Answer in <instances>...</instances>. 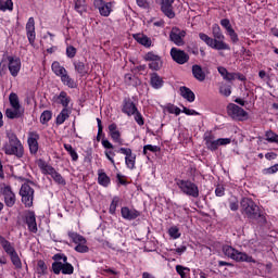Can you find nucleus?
I'll return each instance as SVG.
<instances>
[{
  "label": "nucleus",
  "instance_id": "obj_1",
  "mask_svg": "<svg viewBox=\"0 0 278 278\" xmlns=\"http://www.w3.org/2000/svg\"><path fill=\"white\" fill-rule=\"evenodd\" d=\"M7 138L8 141L2 146L4 155H14L17 160H21L25 155L23 142H21V139L12 130L7 131Z\"/></svg>",
  "mask_w": 278,
  "mask_h": 278
},
{
  "label": "nucleus",
  "instance_id": "obj_2",
  "mask_svg": "<svg viewBox=\"0 0 278 278\" xmlns=\"http://www.w3.org/2000/svg\"><path fill=\"white\" fill-rule=\"evenodd\" d=\"M51 270L54 275H73L75 267L68 263V257L65 254H54Z\"/></svg>",
  "mask_w": 278,
  "mask_h": 278
},
{
  "label": "nucleus",
  "instance_id": "obj_3",
  "mask_svg": "<svg viewBox=\"0 0 278 278\" xmlns=\"http://www.w3.org/2000/svg\"><path fill=\"white\" fill-rule=\"evenodd\" d=\"M37 166L42 175H50L55 184H59V186H66V180L62 177V174L55 170L51 164L47 163V161L39 159L37 161Z\"/></svg>",
  "mask_w": 278,
  "mask_h": 278
},
{
  "label": "nucleus",
  "instance_id": "obj_4",
  "mask_svg": "<svg viewBox=\"0 0 278 278\" xmlns=\"http://www.w3.org/2000/svg\"><path fill=\"white\" fill-rule=\"evenodd\" d=\"M37 166L42 175H50L55 184H59V186H66V180L62 177V174L55 170L51 164L47 163V161L39 159L37 161Z\"/></svg>",
  "mask_w": 278,
  "mask_h": 278
},
{
  "label": "nucleus",
  "instance_id": "obj_5",
  "mask_svg": "<svg viewBox=\"0 0 278 278\" xmlns=\"http://www.w3.org/2000/svg\"><path fill=\"white\" fill-rule=\"evenodd\" d=\"M241 213L250 218V220H257V218L262 217L260 206H257V204H255V202L249 198H243L241 200Z\"/></svg>",
  "mask_w": 278,
  "mask_h": 278
},
{
  "label": "nucleus",
  "instance_id": "obj_6",
  "mask_svg": "<svg viewBox=\"0 0 278 278\" xmlns=\"http://www.w3.org/2000/svg\"><path fill=\"white\" fill-rule=\"evenodd\" d=\"M223 253L226 255V257H230V260H235V262H248L255 264V261L252 256L248 255L244 252H240L231 245H224L223 247Z\"/></svg>",
  "mask_w": 278,
  "mask_h": 278
},
{
  "label": "nucleus",
  "instance_id": "obj_7",
  "mask_svg": "<svg viewBox=\"0 0 278 278\" xmlns=\"http://www.w3.org/2000/svg\"><path fill=\"white\" fill-rule=\"evenodd\" d=\"M176 186L179 188L182 194L199 199V186L190 180L178 179Z\"/></svg>",
  "mask_w": 278,
  "mask_h": 278
},
{
  "label": "nucleus",
  "instance_id": "obj_8",
  "mask_svg": "<svg viewBox=\"0 0 278 278\" xmlns=\"http://www.w3.org/2000/svg\"><path fill=\"white\" fill-rule=\"evenodd\" d=\"M199 38L202 40V42H205L207 47H211V49H216V51H229L231 49L227 42L218 41L207 36L205 33H200Z\"/></svg>",
  "mask_w": 278,
  "mask_h": 278
},
{
  "label": "nucleus",
  "instance_id": "obj_9",
  "mask_svg": "<svg viewBox=\"0 0 278 278\" xmlns=\"http://www.w3.org/2000/svg\"><path fill=\"white\" fill-rule=\"evenodd\" d=\"M20 197H22V203H24L25 207H31L34 205V188L28 184L22 185Z\"/></svg>",
  "mask_w": 278,
  "mask_h": 278
},
{
  "label": "nucleus",
  "instance_id": "obj_10",
  "mask_svg": "<svg viewBox=\"0 0 278 278\" xmlns=\"http://www.w3.org/2000/svg\"><path fill=\"white\" fill-rule=\"evenodd\" d=\"M0 193L4 197L7 207H14L16 203V194L12 191V187L5 184L0 185Z\"/></svg>",
  "mask_w": 278,
  "mask_h": 278
},
{
  "label": "nucleus",
  "instance_id": "obj_11",
  "mask_svg": "<svg viewBox=\"0 0 278 278\" xmlns=\"http://www.w3.org/2000/svg\"><path fill=\"white\" fill-rule=\"evenodd\" d=\"M7 60H8V70L10 72V75L12 77H18V74L21 73V66H22L21 58L9 55L7 56Z\"/></svg>",
  "mask_w": 278,
  "mask_h": 278
},
{
  "label": "nucleus",
  "instance_id": "obj_12",
  "mask_svg": "<svg viewBox=\"0 0 278 278\" xmlns=\"http://www.w3.org/2000/svg\"><path fill=\"white\" fill-rule=\"evenodd\" d=\"M143 60L149 62L148 66L151 71H160L162 68V56L155 54L154 52H148Z\"/></svg>",
  "mask_w": 278,
  "mask_h": 278
},
{
  "label": "nucleus",
  "instance_id": "obj_13",
  "mask_svg": "<svg viewBox=\"0 0 278 278\" xmlns=\"http://www.w3.org/2000/svg\"><path fill=\"white\" fill-rule=\"evenodd\" d=\"M186 38V30H181L177 27H173L172 31L169 34V40L176 45V47H184L186 45V41L184 40Z\"/></svg>",
  "mask_w": 278,
  "mask_h": 278
},
{
  "label": "nucleus",
  "instance_id": "obj_14",
  "mask_svg": "<svg viewBox=\"0 0 278 278\" xmlns=\"http://www.w3.org/2000/svg\"><path fill=\"white\" fill-rule=\"evenodd\" d=\"M228 114L231 116V118H235L236 121H245L248 114L244 109L240 108L238 104H229L227 106Z\"/></svg>",
  "mask_w": 278,
  "mask_h": 278
},
{
  "label": "nucleus",
  "instance_id": "obj_15",
  "mask_svg": "<svg viewBox=\"0 0 278 278\" xmlns=\"http://www.w3.org/2000/svg\"><path fill=\"white\" fill-rule=\"evenodd\" d=\"M93 5L102 16H110L112 9L114 8L113 2H105L104 0H93Z\"/></svg>",
  "mask_w": 278,
  "mask_h": 278
},
{
  "label": "nucleus",
  "instance_id": "obj_16",
  "mask_svg": "<svg viewBox=\"0 0 278 278\" xmlns=\"http://www.w3.org/2000/svg\"><path fill=\"white\" fill-rule=\"evenodd\" d=\"M25 223L30 233H38V224L36 223V213L34 211L25 212Z\"/></svg>",
  "mask_w": 278,
  "mask_h": 278
},
{
  "label": "nucleus",
  "instance_id": "obj_17",
  "mask_svg": "<svg viewBox=\"0 0 278 278\" xmlns=\"http://www.w3.org/2000/svg\"><path fill=\"white\" fill-rule=\"evenodd\" d=\"M170 55L177 64H186L188 60H190V56L188 53H186L184 50H179L177 48H172L170 49Z\"/></svg>",
  "mask_w": 278,
  "mask_h": 278
},
{
  "label": "nucleus",
  "instance_id": "obj_18",
  "mask_svg": "<svg viewBox=\"0 0 278 278\" xmlns=\"http://www.w3.org/2000/svg\"><path fill=\"white\" fill-rule=\"evenodd\" d=\"M38 140H40V135H38V132L36 131H30L28 132V147H29V151L31 153V155H36V153H38Z\"/></svg>",
  "mask_w": 278,
  "mask_h": 278
},
{
  "label": "nucleus",
  "instance_id": "obj_19",
  "mask_svg": "<svg viewBox=\"0 0 278 278\" xmlns=\"http://www.w3.org/2000/svg\"><path fill=\"white\" fill-rule=\"evenodd\" d=\"M26 36L30 45L36 42V21L34 17H29L26 23Z\"/></svg>",
  "mask_w": 278,
  "mask_h": 278
},
{
  "label": "nucleus",
  "instance_id": "obj_20",
  "mask_svg": "<svg viewBox=\"0 0 278 278\" xmlns=\"http://www.w3.org/2000/svg\"><path fill=\"white\" fill-rule=\"evenodd\" d=\"M173 3L175 0H161V11L167 18H175V11H173Z\"/></svg>",
  "mask_w": 278,
  "mask_h": 278
},
{
  "label": "nucleus",
  "instance_id": "obj_21",
  "mask_svg": "<svg viewBox=\"0 0 278 278\" xmlns=\"http://www.w3.org/2000/svg\"><path fill=\"white\" fill-rule=\"evenodd\" d=\"M122 218L125 220H136L138 216H140V211L136 208H129L127 206H123L121 208Z\"/></svg>",
  "mask_w": 278,
  "mask_h": 278
},
{
  "label": "nucleus",
  "instance_id": "obj_22",
  "mask_svg": "<svg viewBox=\"0 0 278 278\" xmlns=\"http://www.w3.org/2000/svg\"><path fill=\"white\" fill-rule=\"evenodd\" d=\"M109 136L116 142V144H123V138L121 137V130H118V126L115 123L109 125Z\"/></svg>",
  "mask_w": 278,
  "mask_h": 278
},
{
  "label": "nucleus",
  "instance_id": "obj_23",
  "mask_svg": "<svg viewBox=\"0 0 278 278\" xmlns=\"http://www.w3.org/2000/svg\"><path fill=\"white\" fill-rule=\"evenodd\" d=\"M122 112L124 114H127V116H134V114L138 112V108H136V104L134 103V101L129 99H125L123 103Z\"/></svg>",
  "mask_w": 278,
  "mask_h": 278
},
{
  "label": "nucleus",
  "instance_id": "obj_24",
  "mask_svg": "<svg viewBox=\"0 0 278 278\" xmlns=\"http://www.w3.org/2000/svg\"><path fill=\"white\" fill-rule=\"evenodd\" d=\"M204 142H205L206 149H208V151H217L218 150V147H219L218 139H215L214 135L205 134Z\"/></svg>",
  "mask_w": 278,
  "mask_h": 278
},
{
  "label": "nucleus",
  "instance_id": "obj_25",
  "mask_svg": "<svg viewBox=\"0 0 278 278\" xmlns=\"http://www.w3.org/2000/svg\"><path fill=\"white\" fill-rule=\"evenodd\" d=\"M0 244L7 255L11 256L14 253H16V249H14V245H12V243L8 241L5 238H3V236L1 235H0Z\"/></svg>",
  "mask_w": 278,
  "mask_h": 278
},
{
  "label": "nucleus",
  "instance_id": "obj_26",
  "mask_svg": "<svg viewBox=\"0 0 278 278\" xmlns=\"http://www.w3.org/2000/svg\"><path fill=\"white\" fill-rule=\"evenodd\" d=\"M150 84L155 90H160L164 86V79L157 73H152L150 77Z\"/></svg>",
  "mask_w": 278,
  "mask_h": 278
},
{
  "label": "nucleus",
  "instance_id": "obj_27",
  "mask_svg": "<svg viewBox=\"0 0 278 278\" xmlns=\"http://www.w3.org/2000/svg\"><path fill=\"white\" fill-rule=\"evenodd\" d=\"M132 38L139 43L142 45L143 47L148 48L151 47L152 41L151 38H149L147 35L144 34H135L132 36Z\"/></svg>",
  "mask_w": 278,
  "mask_h": 278
},
{
  "label": "nucleus",
  "instance_id": "obj_28",
  "mask_svg": "<svg viewBox=\"0 0 278 278\" xmlns=\"http://www.w3.org/2000/svg\"><path fill=\"white\" fill-rule=\"evenodd\" d=\"M63 86H67V88H77V81H75V79H73V77H71V75H68V71L66 73H64L61 77H60Z\"/></svg>",
  "mask_w": 278,
  "mask_h": 278
},
{
  "label": "nucleus",
  "instance_id": "obj_29",
  "mask_svg": "<svg viewBox=\"0 0 278 278\" xmlns=\"http://www.w3.org/2000/svg\"><path fill=\"white\" fill-rule=\"evenodd\" d=\"M111 182H112V180L109 178L108 174H105V172L100 169L98 172V184L100 186H102L103 188H108Z\"/></svg>",
  "mask_w": 278,
  "mask_h": 278
},
{
  "label": "nucleus",
  "instance_id": "obj_30",
  "mask_svg": "<svg viewBox=\"0 0 278 278\" xmlns=\"http://www.w3.org/2000/svg\"><path fill=\"white\" fill-rule=\"evenodd\" d=\"M192 75L198 81H205V72H203L201 65L192 66Z\"/></svg>",
  "mask_w": 278,
  "mask_h": 278
},
{
  "label": "nucleus",
  "instance_id": "obj_31",
  "mask_svg": "<svg viewBox=\"0 0 278 278\" xmlns=\"http://www.w3.org/2000/svg\"><path fill=\"white\" fill-rule=\"evenodd\" d=\"M212 34L214 37L213 40H217V42H224L225 35H223V31L220 30V26L218 24H214L212 26Z\"/></svg>",
  "mask_w": 278,
  "mask_h": 278
},
{
  "label": "nucleus",
  "instance_id": "obj_32",
  "mask_svg": "<svg viewBox=\"0 0 278 278\" xmlns=\"http://www.w3.org/2000/svg\"><path fill=\"white\" fill-rule=\"evenodd\" d=\"M51 70H52V73H54V75H56V77H61L67 72L65 70V67L62 64H60V62H58V61H54L52 63Z\"/></svg>",
  "mask_w": 278,
  "mask_h": 278
},
{
  "label": "nucleus",
  "instance_id": "obj_33",
  "mask_svg": "<svg viewBox=\"0 0 278 278\" xmlns=\"http://www.w3.org/2000/svg\"><path fill=\"white\" fill-rule=\"evenodd\" d=\"M180 94L182 98H185L187 101H189V103L194 102L195 96H194V92H192V90H190V88L180 87Z\"/></svg>",
  "mask_w": 278,
  "mask_h": 278
},
{
  "label": "nucleus",
  "instance_id": "obj_34",
  "mask_svg": "<svg viewBox=\"0 0 278 278\" xmlns=\"http://www.w3.org/2000/svg\"><path fill=\"white\" fill-rule=\"evenodd\" d=\"M71 116V111L68 109H63L56 116L55 124L56 125H64L66 119Z\"/></svg>",
  "mask_w": 278,
  "mask_h": 278
},
{
  "label": "nucleus",
  "instance_id": "obj_35",
  "mask_svg": "<svg viewBox=\"0 0 278 278\" xmlns=\"http://www.w3.org/2000/svg\"><path fill=\"white\" fill-rule=\"evenodd\" d=\"M56 102L63 105L64 109L68 108V103H71V97L65 91H61L60 94L56 97Z\"/></svg>",
  "mask_w": 278,
  "mask_h": 278
},
{
  "label": "nucleus",
  "instance_id": "obj_36",
  "mask_svg": "<svg viewBox=\"0 0 278 278\" xmlns=\"http://www.w3.org/2000/svg\"><path fill=\"white\" fill-rule=\"evenodd\" d=\"M73 64L76 73H79L80 77L88 75V67H86V64H84V62L75 61Z\"/></svg>",
  "mask_w": 278,
  "mask_h": 278
},
{
  "label": "nucleus",
  "instance_id": "obj_37",
  "mask_svg": "<svg viewBox=\"0 0 278 278\" xmlns=\"http://www.w3.org/2000/svg\"><path fill=\"white\" fill-rule=\"evenodd\" d=\"M68 237L74 242V244H87L86 238L77 232H68Z\"/></svg>",
  "mask_w": 278,
  "mask_h": 278
},
{
  "label": "nucleus",
  "instance_id": "obj_38",
  "mask_svg": "<svg viewBox=\"0 0 278 278\" xmlns=\"http://www.w3.org/2000/svg\"><path fill=\"white\" fill-rule=\"evenodd\" d=\"M12 12L14 10V2L12 0H0V12Z\"/></svg>",
  "mask_w": 278,
  "mask_h": 278
},
{
  "label": "nucleus",
  "instance_id": "obj_39",
  "mask_svg": "<svg viewBox=\"0 0 278 278\" xmlns=\"http://www.w3.org/2000/svg\"><path fill=\"white\" fill-rule=\"evenodd\" d=\"M10 105L13 110H21V102L18 100V96L16 93H10L9 96Z\"/></svg>",
  "mask_w": 278,
  "mask_h": 278
},
{
  "label": "nucleus",
  "instance_id": "obj_40",
  "mask_svg": "<svg viewBox=\"0 0 278 278\" xmlns=\"http://www.w3.org/2000/svg\"><path fill=\"white\" fill-rule=\"evenodd\" d=\"M22 114L21 109H7L5 111L7 118H21Z\"/></svg>",
  "mask_w": 278,
  "mask_h": 278
},
{
  "label": "nucleus",
  "instance_id": "obj_41",
  "mask_svg": "<svg viewBox=\"0 0 278 278\" xmlns=\"http://www.w3.org/2000/svg\"><path fill=\"white\" fill-rule=\"evenodd\" d=\"M51 118H53V112L46 110L40 115V124L47 125V123H49V121H51Z\"/></svg>",
  "mask_w": 278,
  "mask_h": 278
},
{
  "label": "nucleus",
  "instance_id": "obj_42",
  "mask_svg": "<svg viewBox=\"0 0 278 278\" xmlns=\"http://www.w3.org/2000/svg\"><path fill=\"white\" fill-rule=\"evenodd\" d=\"M64 149H65V151H67V153H70L73 162H77V160H79V155L77 154V151H75V149H73V146H71L68 143H64Z\"/></svg>",
  "mask_w": 278,
  "mask_h": 278
},
{
  "label": "nucleus",
  "instance_id": "obj_43",
  "mask_svg": "<svg viewBox=\"0 0 278 278\" xmlns=\"http://www.w3.org/2000/svg\"><path fill=\"white\" fill-rule=\"evenodd\" d=\"M125 164L129 170H134V168H136V154L125 156Z\"/></svg>",
  "mask_w": 278,
  "mask_h": 278
},
{
  "label": "nucleus",
  "instance_id": "obj_44",
  "mask_svg": "<svg viewBox=\"0 0 278 278\" xmlns=\"http://www.w3.org/2000/svg\"><path fill=\"white\" fill-rule=\"evenodd\" d=\"M9 257L11 258V262L15 268H23V263L21 262V257H18L17 252H14Z\"/></svg>",
  "mask_w": 278,
  "mask_h": 278
},
{
  "label": "nucleus",
  "instance_id": "obj_45",
  "mask_svg": "<svg viewBox=\"0 0 278 278\" xmlns=\"http://www.w3.org/2000/svg\"><path fill=\"white\" fill-rule=\"evenodd\" d=\"M176 273H178L181 278H188V275H190V268L184 267L182 265H177Z\"/></svg>",
  "mask_w": 278,
  "mask_h": 278
},
{
  "label": "nucleus",
  "instance_id": "obj_46",
  "mask_svg": "<svg viewBox=\"0 0 278 278\" xmlns=\"http://www.w3.org/2000/svg\"><path fill=\"white\" fill-rule=\"evenodd\" d=\"M118 203H121V198L118 197H113V200L110 204V207H109V212L110 214H116V207H118Z\"/></svg>",
  "mask_w": 278,
  "mask_h": 278
},
{
  "label": "nucleus",
  "instance_id": "obj_47",
  "mask_svg": "<svg viewBox=\"0 0 278 278\" xmlns=\"http://www.w3.org/2000/svg\"><path fill=\"white\" fill-rule=\"evenodd\" d=\"M74 8L78 14H84L86 12V2L84 0H76Z\"/></svg>",
  "mask_w": 278,
  "mask_h": 278
},
{
  "label": "nucleus",
  "instance_id": "obj_48",
  "mask_svg": "<svg viewBox=\"0 0 278 278\" xmlns=\"http://www.w3.org/2000/svg\"><path fill=\"white\" fill-rule=\"evenodd\" d=\"M168 233L173 240H177L178 238H181V232H179V228L177 226L170 227L168 229Z\"/></svg>",
  "mask_w": 278,
  "mask_h": 278
},
{
  "label": "nucleus",
  "instance_id": "obj_49",
  "mask_svg": "<svg viewBox=\"0 0 278 278\" xmlns=\"http://www.w3.org/2000/svg\"><path fill=\"white\" fill-rule=\"evenodd\" d=\"M166 112H168L169 114H175L176 116H179L181 114V109L180 108H177L173 104H168L166 108H165Z\"/></svg>",
  "mask_w": 278,
  "mask_h": 278
},
{
  "label": "nucleus",
  "instance_id": "obj_50",
  "mask_svg": "<svg viewBox=\"0 0 278 278\" xmlns=\"http://www.w3.org/2000/svg\"><path fill=\"white\" fill-rule=\"evenodd\" d=\"M74 249L77 253H88L90 251L86 243H78Z\"/></svg>",
  "mask_w": 278,
  "mask_h": 278
},
{
  "label": "nucleus",
  "instance_id": "obj_51",
  "mask_svg": "<svg viewBox=\"0 0 278 278\" xmlns=\"http://www.w3.org/2000/svg\"><path fill=\"white\" fill-rule=\"evenodd\" d=\"M219 92H220V94H223L224 97H230V96H231V86L223 85V86L219 88Z\"/></svg>",
  "mask_w": 278,
  "mask_h": 278
},
{
  "label": "nucleus",
  "instance_id": "obj_52",
  "mask_svg": "<svg viewBox=\"0 0 278 278\" xmlns=\"http://www.w3.org/2000/svg\"><path fill=\"white\" fill-rule=\"evenodd\" d=\"M238 207H240L238 204V199L231 198L229 200V208L231 210V212H238Z\"/></svg>",
  "mask_w": 278,
  "mask_h": 278
},
{
  "label": "nucleus",
  "instance_id": "obj_53",
  "mask_svg": "<svg viewBox=\"0 0 278 278\" xmlns=\"http://www.w3.org/2000/svg\"><path fill=\"white\" fill-rule=\"evenodd\" d=\"M37 268L40 275H45L47 273V263H45L42 260L38 261Z\"/></svg>",
  "mask_w": 278,
  "mask_h": 278
},
{
  "label": "nucleus",
  "instance_id": "obj_54",
  "mask_svg": "<svg viewBox=\"0 0 278 278\" xmlns=\"http://www.w3.org/2000/svg\"><path fill=\"white\" fill-rule=\"evenodd\" d=\"M220 25L222 27H224V29H226V31H231L233 28L231 27V22L227 18H224L220 21Z\"/></svg>",
  "mask_w": 278,
  "mask_h": 278
},
{
  "label": "nucleus",
  "instance_id": "obj_55",
  "mask_svg": "<svg viewBox=\"0 0 278 278\" xmlns=\"http://www.w3.org/2000/svg\"><path fill=\"white\" fill-rule=\"evenodd\" d=\"M66 55L71 59L75 58V55H77V49L73 46H68L66 48Z\"/></svg>",
  "mask_w": 278,
  "mask_h": 278
},
{
  "label": "nucleus",
  "instance_id": "obj_56",
  "mask_svg": "<svg viewBox=\"0 0 278 278\" xmlns=\"http://www.w3.org/2000/svg\"><path fill=\"white\" fill-rule=\"evenodd\" d=\"M265 175H275V173H278V163L270 166L269 168L264 169Z\"/></svg>",
  "mask_w": 278,
  "mask_h": 278
},
{
  "label": "nucleus",
  "instance_id": "obj_57",
  "mask_svg": "<svg viewBox=\"0 0 278 278\" xmlns=\"http://www.w3.org/2000/svg\"><path fill=\"white\" fill-rule=\"evenodd\" d=\"M218 147H227V144H231V138H219L217 139Z\"/></svg>",
  "mask_w": 278,
  "mask_h": 278
},
{
  "label": "nucleus",
  "instance_id": "obj_58",
  "mask_svg": "<svg viewBox=\"0 0 278 278\" xmlns=\"http://www.w3.org/2000/svg\"><path fill=\"white\" fill-rule=\"evenodd\" d=\"M276 136H277V134L273 132V130H268L265 134V138H266L267 142H275Z\"/></svg>",
  "mask_w": 278,
  "mask_h": 278
},
{
  "label": "nucleus",
  "instance_id": "obj_59",
  "mask_svg": "<svg viewBox=\"0 0 278 278\" xmlns=\"http://www.w3.org/2000/svg\"><path fill=\"white\" fill-rule=\"evenodd\" d=\"M227 34L230 37L231 42H238V34L236 33V30H233V28L231 30H228Z\"/></svg>",
  "mask_w": 278,
  "mask_h": 278
},
{
  "label": "nucleus",
  "instance_id": "obj_60",
  "mask_svg": "<svg viewBox=\"0 0 278 278\" xmlns=\"http://www.w3.org/2000/svg\"><path fill=\"white\" fill-rule=\"evenodd\" d=\"M118 153H122L123 155H126L125 157H129L130 155H134V152L129 148H121L118 150Z\"/></svg>",
  "mask_w": 278,
  "mask_h": 278
},
{
  "label": "nucleus",
  "instance_id": "obj_61",
  "mask_svg": "<svg viewBox=\"0 0 278 278\" xmlns=\"http://www.w3.org/2000/svg\"><path fill=\"white\" fill-rule=\"evenodd\" d=\"M132 116H135L136 123L139 125H144V119L142 118V114H140V112L136 111Z\"/></svg>",
  "mask_w": 278,
  "mask_h": 278
},
{
  "label": "nucleus",
  "instance_id": "obj_62",
  "mask_svg": "<svg viewBox=\"0 0 278 278\" xmlns=\"http://www.w3.org/2000/svg\"><path fill=\"white\" fill-rule=\"evenodd\" d=\"M147 151H151L152 153H155L157 151V147L152 146V144H147V146L143 147L144 155H147Z\"/></svg>",
  "mask_w": 278,
  "mask_h": 278
},
{
  "label": "nucleus",
  "instance_id": "obj_63",
  "mask_svg": "<svg viewBox=\"0 0 278 278\" xmlns=\"http://www.w3.org/2000/svg\"><path fill=\"white\" fill-rule=\"evenodd\" d=\"M216 197H225V187L218 185L215 189Z\"/></svg>",
  "mask_w": 278,
  "mask_h": 278
},
{
  "label": "nucleus",
  "instance_id": "obj_64",
  "mask_svg": "<svg viewBox=\"0 0 278 278\" xmlns=\"http://www.w3.org/2000/svg\"><path fill=\"white\" fill-rule=\"evenodd\" d=\"M137 5L143 10H149V1L147 0H137Z\"/></svg>",
  "mask_w": 278,
  "mask_h": 278
}]
</instances>
